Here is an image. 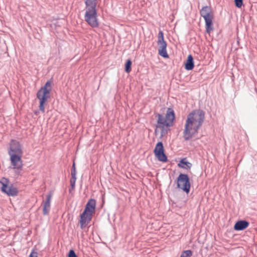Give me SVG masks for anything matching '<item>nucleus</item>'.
<instances>
[{"instance_id":"f257e3e1","label":"nucleus","mask_w":257,"mask_h":257,"mask_svg":"<svg viewBox=\"0 0 257 257\" xmlns=\"http://www.w3.org/2000/svg\"><path fill=\"white\" fill-rule=\"evenodd\" d=\"M205 119V112L201 109H195L187 116L183 131V138L185 141L191 140L198 134Z\"/></svg>"},{"instance_id":"f03ea898","label":"nucleus","mask_w":257,"mask_h":257,"mask_svg":"<svg viewBox=\"0 0 257 257\" xmlns=\"http://www.w3.org/2000/svg\"><path fill=\"white\" fill-rule=\"evenodd\" d=\"M96 201L91 198L86 203L83 212L80 215L79 223L81 229L84 228L91 221L95 212Z\"/></svg>"},{"instance_id":"7ed1b4c3","label":"nucleus","mask_w":257,"mask_h":257,"mask_svg":"<svg viewBox=\"0 0 257 257\" xmlns=\"http://www.w3.org/2000/svg\"><path fill=\"white\" fill-rule=\"evenodd\" d=\"M53 78L48 80L44 86L37 91V97L39 100V108L42 112H45V107L47 101L50 98V92L52 90L51 83Z\"/></svg>"},{"instance_id":"20e7f679","label":"nucleus","mask_w":257,"mask_h":257,"mask_svg":"<svg viewBox=\"0 0 257 257\" xmlns=\"http://www.w3.org/2000/svg\"><path fill=\"white\" fill-rule=\"evenodd\" d=\"M155 117L157 118V124L156 125L157 128L161 126L169 127L174 124L175 119V114L174 110L170 107L167 108L165 117L162 114L159 113L155 114Z\"/></svg>"},{"instance_id":"39448f33","label":"nucleus","mask_w":257,"mask_h":257,"mask_svg":"<svg viewBox=\"0 0 257 257\" xmlns=\"http://www.w3.org/2000/svg\"><path fill=\"white\" fill-rule=\"evenodd\" d=\"M200 14L204 19L206 32L209 34L213 30L214 15L211 7L207 6L203 7L200 11Z\"/></svg>"},{"instance_id":"423d86ee","label":"nucleus","mask_w":257,"mask_h":257,"mask_svg":"<svg viewBox=\"0 0 257 257\" xmlns=\"http://www.w3.org/2000/svg\"><path fill=\"white\" fill-rule=\"evenodd\" d=\"M0 184L2 186L0 188L1 192L8 196L15 197L19 194L18 189L14 186V184L11 183L10 180L3 177L0 180Z\"/></svg>"},{"instance_id":"0eeeda50","label":"nucleus","mask_w":257,"mask_h":257,"mask_svg":"<svg viewBox=\"0 0 257 257\" xmlns=\"http://www.w3.org/2000/svg\"><path fill=\"white\" fill-rule=\"evenodd\" d=\"M175 182L177 184V188L182 190L187 194L189 193L191 189V182L188 174L180 173Z\"/></svg>"},{"instance_id":"6e6552de","label":"nucleus","mask_w":257,"mask_h":257,"mask_svg":"<svg viewBox=\"0 0 257 257\" xmlns=\"http://www.w3.org/2000/svg\"><path fill=\"white\" fill-rule=\"evenodd\" d=\"M157 44L159 46L158 54L164 58H168L169 56L167 53V43L164 40V33L160 30L158 35Z\"/></svg>"},{"instance_id":"1a4fd4ad","label":"nucleus","mask_w":257,"mask_h":257,"mask_svg":"<svg viewBox=\"0 0 257 257\" xmlns=\"http://www.w3.org/2000/svg\"><path fill=\"white\" fill-rule=\"evenodd\" d=\"M97 13L95 10H87L84 15L85 21L92 28H97L99 26L97 19Z\"/></svg>"},{"instance_id":"9d476101","label":"nucleus","mask_w":257,"mask_h":257,"mask_svg":"<svg viewBox=\"0 0 257 257\" xmlns=\"http://www.w3.org/2000/svg\"><path fill=\"white\" fill-rule=\"evenodd\" d=\"M154 153L158 161L163 163H166L168 161V157L165 153L164 147L162 142H159L157 143L154 150Z\"/></svg>"},{"instance_id":"9b49d317","label":"nucleus","mask_w":257,"mask_h":257,"mask_svg":"<svg viewBox=\"0 0 257 257\" xmlns=\"http://www.w3.org/2000/svg\"><path fill=\"white\" fill-rule=\"evenodd\" d=\"M8 154L9 155H12V154H13L18 155H23L22 147L18 141L15 140H11L10 143V148L8 151Z\"/></svg>"},{"instance_id":"f8f14e48","label":"nucleus","mask_w":257,"mask_h":257,"mask_svg":"<svg viewBox=\"0 0 257 257\" xmlns=\"http://www.w3.org/2000/svg\"><path fill=\"white\" fill-rule=\"evenodd\" d=\"M53 196V191H50L46 195L45 201L43 203V213L44 215H48L49 213L51 206V200Z\"/></svg>"},{"instance_id":"ddd939ff","label":"nucleus","mask_w":257,"mask_h":257,"mask_svg":"<svg viewBox=\"0 0 257 257\" xmlns=\"http://www.w3.org/2000/svg\"><path fill=\"white\" fill-rule=\"evenodd\" d=\"M10 156L11 165L13 166L12 169L23 166V161L22 160V155L13 154H12V155H10Z\"/></svg>"},{"instance_id":"4468645a","label":"nucleus","mask_w":257,"mask_h":257,"mask_svg":"<svg viewBox=\"0 0 257 257\" xmlns=\"http://www.w3.org/2000/svg\"><path fill=\"white\" fill-rule=\"evenodd\" d=\"M249 223L246 220H237L234 225L233 229L235 231H242L247 228Z\"/></svg>"},{"instance_id":"2eb2a0df","label":"nucleus","mask_w":257,"mask_h":257,"mask_svg":"<svg viewBox=\"0 0 257 257\" xmlns=\"http://www.w3.org/2000/svg\"><path fill=\"white\" fill-rule=\"evenodd\" d=\"M185 69L187 70H192L194 67V58L192 55L188 56L186 61L184 63Z\"/></svg>"},{"instance_id":"dca6fc26","label":"nucleus","mask_w":257,"mask_h":257,"mask_svg":"<svg viewBox=\"0 0 257 257\" xmlns=\"http://www.w3.org/2000/svg\"><path fill=\"white\" fill-rule=\"evenodd\" d=\"M85 4V10H95L97 5V0H84Z\"/></svg>"},{"instance_id":"f3484780","label":"nucleus","mask_w":257,"mask_h":257,"mask_svg":"<svg viewBox=\"0 0 257 257\" xmlns=\"http://www.w3.org/2000/svg\"><path fill=\"white\" fill-rule=\"evenodd\" d=\"M178 166L179 168L190 169L192 167V164L187 161L186 158H183L179 161L178 164Z\"/></svg>"},{"instance_id":"a211bd4d","label":"nucleus","mask_w":257,"mask_h":257,"mask_svg":"<svg viewBox=\"0 0 257 257\" xmlns=\"http://www.w3.org/2000/svg\"><path fill=\"white\" fill-rule=\"evenodd\" d=\"M132 61L131 59H127L125 63L124 70L126 73H130L132 70Z\"/></svg>"},{"instance_id":"6ab92c4d","label":"nucleus","mask_w":257,"mask_h":257,"mask_svg":"<svg viewBox=\"0 0 257 257\" xmlns=\"http://www.w3.org/2000/svg\"><path fill=\"white\" fill-rule=\"evenodd\" d=\"M192 254L193 252L191 250H185L182 252L180 257H191Z\"/></svg>"},{"instance_id":"aec40b11","label":"nucleus","mask_w":257,"mask_h":257,"mask_svg":"<svg viewBox=\"0 0 257 257\" xmlns=\"http://www.w3.org/2000/svg\"><path fill=\"white\" fill-rule=\"evenodd\" d=\"M76 174H71V178L70 180V186L72 188V189H74L75 187V182L76 180Z\"/></svg>"},{"instance_id":"412c9836","label":"nucleus","mask_w":257,"mask_h":257,"mask_svg":"<svg viewBox=\"0 0 257 257\" xmlns=\"http://www.w3.org/2000/svg\"><path fill=\"white\" fill-rule=\"evenodd\" d=\"M166 126H161L159 128H161L160 139H162L165 135H167L168 131L170 130L169 128H165Z\"/></svg>"},{"instance_id":"4be33fe9","label":"nucleus","mask_w":257,"mask_h":257,"mask_svg":"<svg viewBox=\"0 0 257 257\" xmlns=\"http://www.w3.org/2000/svg\"><path fill=\"white\" fill-rule=\"evenodd\" d=\"M23 168V166L19 167V168H13V169L15 170V175L17 176L22 175Z\"/></svg>"},{"instance_id":"5701e85b","label":"nucleus","mask_w":257,"mask_h":257,"mask_svg":"<svg viewBox=\"0 0 257 257\" xmlns=\"http://www.w3.org/2000/svg\"><path fill=\"white\" fill-rule=\"evenodd\" d=\"M236 7L240 8L243 6V0H234Z\"/></svg>"},{"instance_id":"b1692460","label":"nucleus","mask_w":257,"mask_h":257,"mask_svg":"<svg viewBox=\"0 0 257 257\" xmlns=\"http://www.w3.org/2000/svg\"><path fill=\"white\" fill-rule=\"evenodd\" d=\"M68 257H78L77 254H76L75 251L71 249L69 250L68 254Z\"/></svg>"},{"instance_id":"393cba45","label":"nucleus","mask_w":257,"mask_h":257,"mask_svg":"<svg viewBox=\"0 0 257 257\" xmlns=\"http://www.w3.org/2000/svg\"><path fill=\"white\" fill-rule=\"evenodd\" d=\"M71 174H76V166H75V163L74 161H73V164H72V168H71Z\"/></svg>"},{"instance_id":"a878e982","label":"nucleus","mask_w":257,"mask_h":257,"mask_svg":"<svg viewBox=\"0 0 257 257\" xmlns=\"http://www.w3.org/2000/svg\"><path fill=\"white\" fill-rule=\"evenodd\" d=\"M29 257H38V253L34 250H32L30 253Z\"/></svg>"},{"instance_id":"bb28decb","label":"nucleus","mask_w":257,"mask_h":257,"mask_svg":"<svg viewBox=\"0 0 257 257\" xmlns=\"http://www.w3.org/2000/svg\"><path fill=\"white\" fill-rule=\"evenodd\" d=\"M41 111L39 109V110H36L34 111V114H35L36 115H38L39 113V112Z\"/></svg>"},{"instance_id":"cd10ccee","label":"nucleus","mask_w":257,"mask_h":257,"mask_svg":"<svg viewBox=\"0 0 257 257\" xmlns=\"http://www.w3.org/2000/svg\"><path fill=\"white\" fill-rule=\"evenodd\" d=\"M158 128H156V129L155 130V134L156 135H157V133H158V130H157Z\"/></svg>"},{"instance_id":"c85d7f7f","label":"nucleus","mask_w":257,"mask_h":257,"mask_svg":"<svg viewBox=\"0 0 257 257\" xmlns=\"http://www.w3.org/2000/svg\"><path fill=\"white\" fill-rule=\"evenodd\" d=\"M73 190V189H72V188L71 187V188H70V189H69V193H71V191H72V190Z\"/></svg>"}]
</instances>
